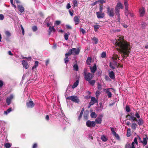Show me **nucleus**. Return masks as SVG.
<instances>
[{
    "label": "nucleus",
    "mask_w": 148,
    "mask_h": 148,
    "mask_svg": "<svg viewBox=\"0 0 148 148\" xmlns=\"http://www.w3.org/2000/svg\"><path fill=\"white\" fill-rule=\"evenodd\" d=\"M113 43L123 57H125L126 56L129 55L130 49V45L122 37H119L117 39H115Z\"/></svg>",
    "instance_id": "1"
},
{
    "label": "nucleus",
    "mask_w": 148,
    "mask_h": 148,
    "mask_svg": "<svg viewBox=\"0 0 148 148\" xmlns=\"http://www.w3.org/2000/svg\"><path fill=\"white\" fill-rule=\"evenodd\" d=\"M83 75H84L85 79L88 82L93 79L94 76V74L87 72L86 69L84 70Z\"/></svg>",
    "instance_id": "2"
},
{
    "label": "nucleus",
    "mask_w": 148,
    "mask_h": 148,
    "mask_svg": "<svg viewBox=\"0 0 148 148\" xmlns=\"http://www.w3.org/2000/svg\"><path fill=\"white\" fill-rule=\"evenodd\" d=\"M113 61L112 62H110V67L113 69H115V67L113 65L115 66H119V64L118 63L117 61L119 60L118 56L117 55H114L112 57Z\"/></svg>",
    "instance_id": "3"
},
{
    "label": "nucleus",
    "mask_w": 148,
    "mask_h": 148,
    "mask_svg": "<svg viewBox=\"0 0 148 148\" xmlns=\"http://www.w3.org/2000/svg\"><path fill=\"white\" fill-rule=\"evenodd\" d=\"M107 10V13L108 15L111 17H113L115 15V11L113 8H110V7H108L106 8Z\"/></svg>",
    "instance_id": "4"
},
{
    "label": "nucleus",
    "mask_w": 148,
    "mask_h": 148,
    "mask_svg": "<svg viewBox=\"0 0 148 148\" xmlns=\"http://www.w3.org/2000/svg\"><path fill=\"white\" fill-rule=\"evenodd\" d=\"M66 99L70 100L75 103H78L79 101V100L77 96L75 95L68 97H67Z\"/></svg>",
    "instance_id": "5"
},
{
    "label": "nucleus",
    "mask_w": 148,
    "mask_h": 148,
    "mask_svg": "<svg viewBox=\"0 0 148 148\" xmlns=\"http://www.w3.org/2000/svg\"><path fill=\"white\" fill-rule=\"evenodd\" d=\"M15 96L13 94H11L7 97L6 99V102L7 105H9L11 103L12 101L14 99Z\"/></svg>",
    "instance_id": "6"
},
{
    "label": "nucleus",
    "mask_w": 148,
    "mask_h": 148,
    "mask_svg": "<svg viewBox=\"0 0 148 148\" xmlns=\"http://www.w3.org/2000/svg\"><path fill=\"white\" fill-rule=\"evenodd\" d=\"M120 8H123L122 4L120 2H118L115 8V12H116L117 14L120 12Z\"/></svg>",
    "instance_id": "7"
},
{
    "label": "nucleus",
    "mask_w": 148,
    "mask_h": 148,
    "mask_svg": "<svg viewBox=\"0 0 148 148\" xmlns=\"http://www.w3.org/2000/svg\"><path fill=\"white\" fill-rule=\"evenodd\" d=\"M126 118L130 121H135L136 120V118L134 116V114L132 113H130V114L127 115L126 116Z\"/></svg>",
    "instance_id": "8"
},
{
    "label": "nucleus",
    "mask_w": 148,
    "mask_h": 148,
    "mask_svg": "<svg viewBox=\"0 0 148 148\" xmlns=\"http://www.w3.org/2000/svg\"><path fill=\"white\" fill-rule=\"evenodd\" d=\"M124 4L125 6V14L127 16H128L130 12L128 11V4L126 1L125 0Z\"/></svg>",
    "instance_id": "9"
},
{
    "label": "nucleus",
    "mask_w": 148,
    "mask_h": 148,
    "mask_svg": "<svg viewBox=\"0 0 148 148\" xmlns=\"http://www.w3.org/2000/svg\"><path fill=\"white\" fill-rule=\"evenodd\" d=\"M86 125L88 127H94L96 125L94 121H91L89 120L86 123Z\"/></svg>",
    "instance_id": "10"
},
{
    "label": "nucleus",
    "mask_w": 148,
    "mask_h": 148,
    "mask_svg": "<svg viewBox=\"0 0 148 148\" xmlns=\"http://www.w3.org/2000/svg\"><path fill=\"white\" fill-rule=\"evenodd\" d=\"M70 51H71L72 54L77 55L79 54L80 50L79 49H77L75 48H73L72 49H70Z\"/></svg>",
    "instance_id": "11"
},
{
    "label": "nucleus",
    "mask_w": 148,
    "mask_h": 148,
    "mask_svg": "<svg viewBox=\"0 0 148 148\" xmlns=\"http://www.w3.org/2000/svg\"><path fill=\"white\" fill-rule=\"evenodd\" d=\"M96 14L98 18H103L105 16L104 13L102 12H97Z\"/></svg>",
    "instance_id": "12"
},
{
    "label": "nucleus",
    "mask_w": 148,
    "mask_h": 148,
    "mask_svg": "<svg viewBox=\"0 0 148 148\" xmlns=\"http://www.w3.org/2000/svg\"><path fill=\"white\" fill-rule=\"evenodd\" d=\"M28 108H32L34 106V104L32 101H29L26 104Z\"/></svg>",
    "instance_id": "13"
},
{
    "label": "nucleus",
    "mask_w": 148,
    "mask_h": 148,
    "mask_svg": "<svg viewBox=\"0 0 148 148\" xmlns=\"http://www.w3.org/2000/svg\"><path fill=\"white\" fill-rule=\"evenodd\" d=\"M147 140H148V138L146 136L145 137L143 138V140L141 141V143H142L144 145H146L147 144Z\"/></svg>",
    "instance_id": "14"
},
{
    "label": "nucleus",
    "mask_w": 148,
    "mask_h": 148,
    "mask_svg": "<svg viewBox=\"0 0 148 148\" xmlns=\"http://www.w3.org/2000/svg\"><path fill=\"white\" fill-rule=\"evenodd\" d=\"M73 21L75 23V25L78 24L80 22V20L78 16H75L74 17Z\"/></svg>",
    "instance_id": "15"
},
{
    "label": "nucleus",
    "mask_w": 148,
    "mask_h": 148,
    "mask_svg": "<svg viewBox=\"0 0 148 148\" xmlns=\"http://www.w3.org/2000/svg\"><path fill=\"white\" fill-rule=\"evenodd\" d=\"M90 70L91 72L92 73H94L97 70V66L96 64H94V65L92 67L90 66Z\"/></svg>",
    "instance_id": "16"
},
{
    "label": "nucleus",
    "mask_w": 148,
    "mask_h": 148,
    "mask_svg": "<svg viewBox=\"0 0 148 148\" xmlns=\"http://www.w3.org/2000/svg\"><path fill=\"white\" fill-rule=\"evenodd\" d=\"M112 89V88H110L107 89L106 92L109 98H110L112 97V94H111V91L110 90Z\"/></svg>",
    "instance_id": "17"
},
{
    "label": "nucleus",
    "mask_w": 148,
    "mask_h": 148,
    "mask_svg": "<svg viewBox=\"0 0 148 148\" xmlns=\"http://www.w3.org/2000/svg\"><path fill=\"white\" fill-rule=\"evenodd\" d=\"M22 64L25 69L28 68L29 67L28 64L25 60H23L22 61Z\"/></svg>",
    "instance_id": "18"
},
{
    "label": "nucleus",
    "mask_w": 148,
    "mask_h": 148,
    "mask_svg": "<svg viewBox=\"0 0 148 148\" xmlns=\"http://www.w3.org/2000/svg\"><path fill=\"white\" fill-rule=\"evenodd\" d=\"M145 9L143 8H141L139 9V13L140 16L142 17L144 16L145 14Z\"/></svg>",
    "instance_id": "19"
},
{
    "label": "nucleus",
    "mask_w": 148,
    "mask_h": 148,
    "mask_svg": "<svg viewBox=\"0 0 148 148\" xmlns=\"http://www.w3.org/2000/svg\"><path fill=\"white\" fill-rule=\"evenodd\" d=\"M108 75L112 79H114L115 78V75L112 71L109 72Z\"/></svg>",
    "instance_id": "20"
},
{
    "label": "nucleus",
    "mask_w": 148,
    "mask_h": 148,
    "mask_svg": "<svg viewBox=\"0 0 148 148\" xmlns=\"http://www.w3.org/2000/svg\"><path fill=\"white\" fill-rule=\"evenodd\" d=\"M135 143L136 145H138L137 139L136 138H134V141L132 143V144H131V148H135V147H134Z\"/></svg>",
    "instance_id": "21"
},
{
    "label": "nucleus",
    "mask_w": 148,
    "mask_h": 148,
    "mask_svg": "<svg viewBox=\"0 0 148 148\" xmlns=\"http://www.w3.org/2000/svg\"><path fill=\"white\" fill-rule=\"evenodd\" d=\"M18 8L20 11V12L21 13L23 12L24 10V7L21 5H18Z\"/></svg>",
    "instance_id": "22"
},
{
    "label": "nucleus",
    "mask_w": 148,
    "mask_h": 148,
    "mask_svg": "<svg viewBox=\"0 0 148 148\" xmlns=\"http://www.w3.org/2000/svg\"><path fill=\"white\" fill-rule=\"evenodd\" d=\"M135 121L138 122V123L139 125H142L143 123V120L142 119H140L138 120L136 119V120Z\"/></svg>",
    "instance_id": "23"
},
{
    "label": "nucleus",
    "mask_w": 148,
    "mask_h": 148,
    "mask_svg": "<svg viewBox=\"0 0 148 148\" xmlns=\"http://www.w3.org/2000/svg\"><path fill=\"white\" fill-rule=\"evenodd\" d=\"M92 58L90 57H88L86 61V63L88 65H90L91 63Z\"/></svg>",
    "instance_id": "24"
},
{
    "label": "nucleus",
    "mask_w": 148,
    "mask_h": 148,
    "mask_svg": "<svg viewBox=\"0 0 148 148\" xmlns=\"http://www.w3.org/2000/svg\"><path fill=\"white\" fill-rule=\"evenodd\" d=\"M49 29L50 30V32H49V34L50 35L51 34V32L53 31L55 32L56 31V29L54 28L53 26L51 27V26H49Z\"/></svg>",
    "instance_id": "25"
},
{
    "label": "nucleus",
    "mask_w": 148,
    "mask_h": 148,
    "mask_svg": "<svg viewBox=\"0 0 148 148\" xmlns=\"http://www.w3.org/2000/svg\"><path fill=\"white\" fill-rule=\"evenodd\" d=\"M95 121L97 124H101V123L102 119L101 118H97L96 119Z\"/></svg>",
    "instance_id": "26"
},
{
    "label": "nucleus",
    "mask_w": 148,
    "mask_h": 148,
    "mask_svg": "<svg viewBox=\"0 0 148 148\" xmlns=\"http://www.w3.org/2000/svg\"><path fill=\"white\" fill-rule=\"evenodd\" d=\"M79 81L78 80H77L75 83H74L73 85L72 86L73 88H74L76 87L79 84Z\"/></svg>",
    "instance_id": "27"
},
{
    "label": "nucleus",
    "mask_w": 148,
    "mask_h": 148,
    "mask_svg": "<svg viewBox=\"0 0 148 148\" xmlns=\"http://www.w3.org/2000/svg\"><path fill=\"white\" fill-rule=\"evenodd\" d=\"M137 126V124H136L134 122L132 124L131 127L132 130H135L136 129Z\"/></svg>",
    "instance_id": "28"
},
{
    "label": "nucleus",
    "mask_w": 148,
    "mask_h": 148,
    "mask_svg": "<svg viewBox=\"0 0 148 148\" xmlns=\"http://www.w3.org/2000/svg\"><path fill=\"white\" fill-rule=\"evenodd\" d=\"M38 62L37 61H35V64L34 66L32 67V69L34 70V69H35L38 66Z\"/></svg>",
    "instance_id": "29"
},
{
    "label": "nucleus",
    "mask_w": 148,
    "mask_h": 148,
    "mask_svg": "<svg viewBox=\"0 0 148 148\" xmlns=\"http://www.w3.org/2000/svg\"><path fill=\"white\" fill-rule=\"evenodd\" d=\"M84 110V108H83L82 109L81 112H80V115L78 117V119L79 120H80L81 119V118L82 116Z\"/></svg>",
    "instance_id": "30"
},
{
    "label": "nucleus",
    "mask_w": 148,
    "mask_h": 148,
    "mask_svg": "<svg viewBox=\"0 0 148 148\" xmlns=\"http://www.w3.org/2000/svg\"><path fill=\"white\" fill-rule=\"evenodd\" d=\"M70 35V33L68 32L66 33H65L64 35V38L65 40H67L69 38V36Z\"/></svg>",
    "instance_id": "31"
},
{
    "label": "nucleus",
    "mask_w": 148,
    "mask_h": 148,
    "mask_svg": "<svg viewBox=\"0 0 148 148\" xmlns=\"http://www.w3.org/2000/svg\"><path fill=\"white\" fill-rule=\"evenodd\" d=\"M97 115L95 112H92L90 114V116L91 118H95L97 117Z\"/></svg>",
    "instance_id": "32"
},
{
    "label": "nucleus",
    "mask_w": 148,
    "mask_h": 148,
    "mask_svg": "<svg viewBox=\"0 0 148 148\" xmlns=\"http://www.w3.org/2000/svg\"><path fill=\"white\" fill-rule=\"evenodd\" d=\"M101 140L104 142H106L108 140V139L107 137L104 135L102 136H101Z\"/></svg>",
    "instance_id": "33"
},
{
    "label": "nucleus",
    "mask_w": 148,
    "mask_h": 148,
    "mask_svg": "<svg viewBox=\"0 0 148 148\" xmlns=\"http://www.w3.org/2000/svg\"><path fill=\"white\" fill-rule=\"evenodd\" d=\"M73 6L74 8L76 7L77 5L78 2L77 0H73Z\"/></svg>",
    "instance_id": "34"
},
{
    "label": "nucleus",
    "mask_w": 148,
    "mask_h": 148,
    "mask_svg": "<svg viewBox=\"0 0 148 148\" xmlns=\"http://www.w3.org/2000/svg\"><path fill=\"white\" fill-rule=\"evenodd\" d=\"M100 26L99 25H95L93 26L94 27V29L95 32H96L99 29Z\"/></svg>",
    "instance_id": "35"
},
{
    "label": "nucleus",
    "mask_w": 148,
    "mask_h": 148,
    "mask_svg": "<svg viewBox=\"0 0 148 148\" xmlns=\"http://www.w3.org/2000/svg\"><path fill=\"white\" fill-rule=\"evenodd\" d=\"M92 40L93 42V43L95 44H96L98 43V39L94 37L92 38Z\"/></svg>",
    "instance_id": "36"
},
{
    "label": "nucleus",
    "mask_w": 148,
    "mask_h": 148,
    "mask_svg": "<svg viewBox=\"0 0 148 148\" xmlns=\"http://www.w3.org/2000/svg\"><path fill=\"white\" fill-rule=\"evenodd\" d=\"M115 13L116 14V16L118 18L117 20L119 22H120L121 21V18L120 17V13L119 12L118 14H117V13L116 12H115Z\"/></svg>",
    "instance_id": "37"
},
{
    "label": "nucleus",
    "mask_w": 148,
    "mask_h": 148,
    "mask_svg": "<svg viewBox=\"0 0 148 148\" xmlns=\"http://www.w3.org/2000/svg\"><path fill=\"white\" fill-rule=\"evenodd\" d=\"M11 111L12 108H10L7 110L4 111V114L7 115L8 114V113H10Z\"/></svg>",
    "instance_id": "38"
},
{
    "label": "nucleus",
    "mask_w": 148,
    "mask_h": 148,
    "mask_svg": "<svg viewBox=\"0 0 148 148\" xmlns=\"http://www.w3.org/2000/svg\"><path fill=\"white\" fill-rule=\"evenodd\" d=\"M113 135L115 137V138H116L117 140H120V137L116 133L113 134Z\"/></svg>",
    "instance_id": "39"
},
{
    "label": "nucleus",
    "mask_w": 148,
    "mask_h": 148,
    "mask_svg": "<svg viewBox=\"0 0 148 148\" xmlns=\"http://www.w3.org/2000/svg\"><path fill=\"white\" fill-rule=\"evenodd\" d=\"M88 82L90 84L93 86L95 83V80H90V81H88Z\"/></svg>",
    "instance_id": "40"
},
{
    "label": "nucleus",
    "mask_w": 148,
    "mask_h": 148,
    "mask_svg": "<svg viewBox=\"0 0 148 148\" xmlns=\"http://www.w3.org/2000/svg\"><path fill=\"white\" fill-rule=\"evenodd\" d=\"M73 69L75 71H77L78 70V67L77 65V64H75L73 66Z\"/></svg>",
    "instance_id": "41"
},
{
    "label": "nucleus",
    "mask_w": 148,
    "mask_h": 148,
    "mask_svg": "<svg viewBox=\"0 0 148 148\" xmlns=\"http://www.w3.org/2000/svg\"><path fill=\"white\" fill-rule=\"evenodd\" d=\"M11 146V145L10 143H6L4 145V146L5 148H10Z\"/></svg>",
    "instance_id": "42"
},
{
    "label": "nucleus",
    "mask_w": 148,
    "mask_h": 148,
    "mask_svg": "<svg viewBox=\"0 0 148 148\" xmlns=\"http://www.w3.org/2000/svg\"><path fill=\"white\" fill-rule=\"evenodd\" d=\"M91 101L95 103L97 102V101L96 100V98L94 97H91Z\"/></svg>",
    "instance_id": "43"
},
{
    "label": "nucleus",
    "mask_w": 148,
    "mask_h": 148,
    "mask_svg": "<svg viewBox=\"0 0 148 148\" xmlns=\"http://www.w3.org/2000/svg\"><path fill=\"white\" fill-rule=\"evenodd\" d=\"M71 54H72L71 51H70V49L69 50V51L67 53L65 54V56L68 57L70 56Z\"/></svg>",
    "instance_id": "44"
},
{
    "label": "nucleus",
    "mask_w": 148,
    "mask_h": 148,
    "mask_svg": "<svg viewBox=\"0 0 148 148\" xmlns=\"http://www.w3.org/2000/svg\"><path fill=\"white\" fill-rule=\"evenodd\" d=\"M131 129L130 128L127 129V137H129L131 135Z\"/></svg>",
    "instance_id": "45"
},
{
    "label": "nucleus",
    "mask_w": 148,
    "mask_h": 148,
    "mask_svg": "<svg viewBox=\"0 0 148 148\" xmlns=\"http://www.w3.org/2000/svg\"><path fill=\"white\" fill-rule=\"evenodd\" d=\"M106 52H103L101 54V57L102 58H105L106 57Z\"/></svg>",
    "instance_id": "46"
},
{
    "label": "nucleus",
    "mask_w": 148,
    "mask_h": 148,
    "mask_svg": "<svg viewBox=\"0 0 148 148\" xmlns=\"http://www.w3.org/2000/svg\"><path fill=\"white\" fill-rule=\"evenodd\" d=\"M125 148H132L130 144L128 143H127L125 145Z\"/></svg>",
    "instance_id": "47"
},
{
    "label": "nucleus",
    "mask_w": 148,
    "mask_h": 148,
    "mask_svg": "<svg viewBox=\"0 0 148 148\" xmlns=\"http://www.w3.org/2000/svg\"><path fill=\"white\" fill-rule=\"evenodd\" d=\"M32 29L33 31L35 32L37 30V28L36 26H34L32 27Z\"/></svg>",
    "instance_id": "48"
},
{
    "label": "nucleus",
    "mask_w": 148,
    "mask_h": 148,
    "mask_svg": "<svg viewBox=\"0 0 148 148\" xmlns=\"http://www.w3.org/2000/svg\"><path fill=\"white\" fill-rule=\"evenodd\" d=\"M64 60L65 63L66 64L67 63H68L69 61L68 57L67 56H65V58L64 59Z\"/></svg>",
    "instance_id": "49"
},
{
    "label": "nucleus",
    "mask_w": 148,
    "mask_h": 148,
    "mask_svg": "<svg viewBox=\"0 0 148 148\" xmlns=\"http://www.w3.org/2000/svg\"><path fill=\"white\" fill-rule=\"evenodd\" d=\"M126 110L127 112H130V108L129 106H126Z\"/></svg>",
    "instance_id": "50"
},
{
    "label": "nucleus",
    "mask_w": 148,
    "mask_h": 148,
    "mask_svg": "<svg viewBox=\"0 0 148 148\" xmlns=\"http://www.w3.org/2000/svg\"><path fill=\"white\" fill-rule=\"evenodd\" d=\"M135 116L138 119H139L140 118V115L137 112H136V114H135Z\"/></svg>",
    "instance_id": "51"
},
{
    "label": "nucleus",
    "mask_w": 148,
    "mask_h": 148,
    "mask_svg": "<svg viewBox=\"0 0 148 148\" xmlns=\"http://www.w3.org/2000/svg\"><path fill=\"white\" fill-rule=\"evenodd\" d=\"M80 31L83 34H84L85 32V30L81 28Z\"/></svg>",
    "instance_id": "52"
},
{
    "label": "nucleus",
    "mask_w": 148,
    "mask_h": 148,
    "mask_svg": "<svg viewBox=\"0 0 148 148\" xmlns=\"http://www.w3.org/2000/svg\"><path fill=\"white\" fill-rule=\"evenodd\" d=\"M103 7L102 5H100L99 8V12H102Z\"/></svg>",
    "instance_id": "53"
},
{
    "label": "nucleus",
    "mask_w": 148,
    "mask_h": 148,
    "mask_svg": "<svg viewBox=\"0 0 148 148\" xmlns=\"http://www.w3.org/2000/svg\"><path fill=\"white\" fill-rule=\"evenodd\" d=\"M4 18L3 15L2 14H0V20H3Z\"/></svg>",
    "instance_id": "54"
},
{
    "label": "nucleus",
    "mask_w": 148,
    "mask_h": 148,
    "mask_svg": "<svg viewBox=\"0 0 148 148\" xmlns=\"http://www.w3.org/2000/svg\"><path fill=\"white\" fill-rule=\"evenodd\" d=\"M10 2L11 4L13 6V7L15 8H16V6L15 5H14L13 3V0H10Z\"/></svg>",
    "instance_id": "55"
},
{
    "label": "nucleus",
    "mask_w": 148,
    "mask_h": 148,
    "mask_svg": "<svg viewBox=\"0 0 148 148\" xmlns=\"http://www.w3.org/2000/svg\"><path fill=\"white\" fill-rule=\"evenodd\" d=\"M23 59H27V60H31V57H23Z\"/></svg>",
    "instance_id": "56"
},
{
    "label": "nucleus",
    "mask_w": 148,
    "mask_h": 148,
    "mask_svg": "<svg viewBox=\"0 0 148 148\" xmlns=\"http://www.w3.org/2000/svg\"><path fill=\"white\" fill-rule=\"evenodd\" d=\"M100 92L99 91H97L96 92V95L97 97L99 96Z\"/></svg>",
    "instance_id": "57"
},
{
    "label": "nucleus",
    "mask_w": 148,
    "mask_h": 148,
    "mask_svg": "<svg viewBox=\"0 0 148 148\" xmlns=\"http://www.w3.org/2000/svg\"><path fill=\"white\" fill-rule=\"evenodd\" d=\"M60 23V21H56L55 24L57 25H59Z\"/></svg>",
    "instance_id": "58"
},
{
    "label": "nucleus",
    "mask_w": 148,
    "mask_h": 148,
    "mask_svg": "<svg viewBox=\"0 0 148 148\" xmlns=\"http://www.w3.org/2000/svg\"><path fill=\"white\" fill-rule=\"evenodd\" d=\"M111 130L113 134H114L115 133H116V132L114 131V129L113 128H111Z\"/></svg>",
    "instance_id": "59"
},
{
    "label": "nucleus",
    "mask_w": 148,
    "mask_h": 148,
    "mask_svg": "<svg viewBox=\"0 0 148 148\" xmlns=\"http://www.w3.org/2000/svg\"><path fill=\"white\" fill-rule=\"evenodd\" d=\"M71 7V6L70 3H68L66 6V8L67 9H69Z\"/></svg>",
    "instance_id": "60"
},
{
    "label": "nucleus",
    "mask_w": 148,
    "mask_h": 148,
    "mask_svg": "<svg viewBox=\"0 0 148 148\" xmlns=\"http://www.w3.org/2000/svg\"><path fill=\"white\" fill-rule=\"evenodd\" d=\"M98 2H99L101 3H103L105 2V1L103 0H100L97 1Z\"/></svg>",
    "instance_id": "61"
},
{
    "label": "nucleus",
    "mask_w": 148,
    "mask_h": 148,
    "mask_svg": "<svg viewBox=\"0 0 148 148\" xmlns=\"http://www.w3.org/2000/svg\"><path fill=\"white\" fill-rule=\"evenodd\" d=\"M122 25L125 28H127L128 27V26L125 24H122Z\"/></svg>",
    "instance_id": "62"
},
{
    "label": "nucleus",
    "mask_w": 148,
    "mask_h": 148,
    "mask_svg": "<svg viewBox=\"0 0 148 148\" xmlns=\"http://www.w3.org/2000/svg\"><path fill=\"white\" fill-rule=\"evenodd\" d=\"M5 34L8 36H9L10 35V33L8 31H6L5 32Z\"/></svg>",
    "instance_id": "63"
},
{
    "label": "nucleus",
    "mask_w": 148,
    "mask_h": 148,
    "mask_svg": "<svg viewBox=\"0 0 148 148\" xmlns=\"http://www.w3.org/2000/svg\"><path fill=\"white\" fill-rule=\"evenodd\" d=\"M3 82L1 81L0 80V87H2L3 86Z\"/></svg>",
    "instance_id": "64"
}]
</instances>
